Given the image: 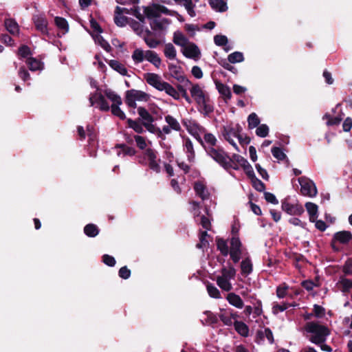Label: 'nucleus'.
Returning <instances> with one entry per match:
<instances>
[{"label":"nucleus","instance_id":"nucleus-27","mask_svg":"<svg viewBox=\"0 0 352 352\" xmlns=\"http://www.w3.org/2000/svg\"><path fill=\"white\" fill-rule=\"evenodd\" d=\"M183 6L190 17L196 16L195 7L199 0H182Z\"/></svg>","mask_w":352,"mask_h":352},{"label":"nucleus","instance_id":"nucleus-25","mask_svg":"<svg viewBox=\"0 0 352 352\" xmlns=\"http://www.w3.org/2000/svg\"><path fill=\"white\" fill-rule=\"evenodd\" d=\"M282 208L284 211L289 214H298L303 212L302 206L298 205H292L287 201L282 203Z\"/></svg>","mask_w":352,"mask_h":352},{"label":"nucleus","instance_id":"nucleus-44","mask_svg":"<svg viewBox=\"0 0 352 352\" xmlns=\"http://www.w3.org/2000/svg\"><path fill=\"white\" fill-rule=\"evenodd\" d=\"M138 112L139 116L141 117V118L143 120L144 123L145 124H149V122H153V118L151 116V115L148 112V111L144 108V107H138Z\"/></svg>","mask_w":352,"mask_h":352},{"label":"nucleus","instance_id":"nucleus-40","mask_svg":"<svg viewBox=\"0 0 352 352\" xmlns=\"http://www.w3.org/2000/svg\"><path fill=\"white\" fill-rule=\"evenodd\" d=\"M234 327L239 334L243 337L248 336L249 329L248 327L244 322L236 320L234 322Z\"/></svg>","mask_w":352,"mask_h":352},{"label":"nucleus","instance_id":"nucleus-31","mask_svg":"<svg viewBox=\"0 0 352 352\" xmlns=\"http://www.w3.org/2000/svg\"><path fill=\"white\" fill-rule=\"evenodd\" d=\"M204 135V140H203V144H201L204 148L206 147H216V144L217 142V140L216 137L210 133H203Z\"/></svg>","mask_w":352,"mask_h":352},{"label":"nucleus","instance_id":"nucleus-34","mask_svg":"<svg viewBox=\"0 0 352 352\" xmlns=\"http://www.w3.org/2000/svg\"><path fill=\"white\" fill-rule=\"evenodd\" d=\"M241 130V127L239 125L236 127L226 126L224 127L223 134L225 138H228V136L236 138Z\"/></svg>","mask_w":352,"mask_h":352},{"label":"nucleus","instance_id":"nucleus-45","mask_svg":"<svg viewBox=\"0 0 352 352\" xmlns=\"http://www.w3.org/2000/svg\"><path fill=\"white\" fill-rule=\"evenodd\" d=\"M84 232L89 237H94L98 235L99 230L96 225L89 223L84 228Z\"/></svg>","mask_w":352,"mask_h":352},{"label":"nucleus","instance_id":"nucleus-49","mask_svg":"<svg viewBox=\"0 0 352 352\" xmlns=\"http://www.w3.org/2000/svg\"><path fill=\"white\" fill-rule=\"evenodd\" d=\"M207 292L209 296L214 298H220L221 294L219 290L212 284L208 283L206 285Z\"/></svg>","mask_w":352,"mask_h":352},{"label":"nucleus","instance_id":"nucleus-3","mask_svg":"<svg viewBox=\"0 0 352 352\" xmlns=\"http://www.w3.org/2000/svg\"><path fill=\"white\" fill-rule=\"evenodd\" d=\"M184 86H188L191 98L197 103L199 111L204 116H208L214 111L212 102L210 100L209 95L204 90V87L198 83H186Z\"/></svg>","mask_w":352,"mask_h":352},{"label":"nucleus","instance_id":"nucleus-22","mask_svg":"<svg viewBox=\"0 0 352 352\" xmlns=\"http://www.w3.org/2000/svg\"><path fill=\"white\" fill-rule=\"evenodd\" d=\"M214 83L217 89L218 90L219 93L222 96L223 100L226 102L230 100L232 97V93L230 87L228 85L223 84L222 82L218 80H215Z\"/></svg>","mask_w":352,"mask_h":352},{"label":"nucleus","instance_id":"nucleus-59","mask_svg":"<svg viewBox=\"0 0 352 352\" xmlns=\"http://www.w3.org/2000/svg\"><path fill=\"white\" fill-rule=\"evenodd\" d=\"M323 119L327 120V125H336L338 124L341 121L340 118L338 117L331 118L329 114H325L323 116Z\"/></svg>","mask_w":352,"mask_h":352},{"label":"nucleus","instance_id":"nucleus-6","mask_svg":"<svg viewBox=\"0 0 352 352\" xmlns=\"http://www.w3.org/2000/svg\"><path fill=\"white\" fill-rule=\"evenodd\" d=\"M235 276L236 270L233 266L230 265L228 267H223L220 275L217 276V284L222 290L230 292L232 289L231 280L234 279Z\"/></svg>","mask_w":352,"mask_h":352},{"label":"nucleus","instance_id":"nucleus-14","mask_svg":"<svg viewBox=\"0 0 352 352\" xmlns=\"http://www.w3.org/2000/svg\"><path fill=\"white\" fill-rule=\"evenodd\" d=\"M144 78L149 85L158 91H161L166 82L160 75L155 73H146L144 74Z\"/></svg>","mask_w":352,"mask_h":352},{"label":"nucleus","instance_id":"nucleus-50","mask_svg":"<svg viewBox=\"0 0 352 352\" xmlns=\"http://www.w3.org/2000/svg\"><path fill=\"white\" fill-rule=\"evenodd\" d=\"M151 34H146V33L142 36V37L144 38V40L145 41V43H146V45L150 47V48H155L157 47L159 44H160V41L153 38H151L150 37Z\"/></svg>","mask_w":352,"mask_h":352},{"label":"nucleus","instance_id":"nucleus-64","mask_svg":"<svg viewBox=\"0 0 352 352\" xmlns=\"http://www.w3.org/2000/svg\"><path fill=\"white\" fill-rule=\"evenodd\" d=\"M102 261L107 265H109V266H111V267L114 266L115 264H116L115 258L113 256H111L110 255H108V254L103 255V256H102Z\"/></svg>","mask_w":352,"mask_h":352},{"label":"nucleus","instance_id":"nucleus-7","mask_svg":"<svg viewBox=\"0 0 352 352\" xmlns=\"http://www.w3.org/2000/svg\"><path fill=\"white\" fill-rule=\"evenodd\" d=\"M149 99V94L143 91L132 89L125 93V103L133 109L137 107V102H147Z\"/></svg>","mask_w":352,"mask_h":352},{"label":"nucleus","instance_id":"nucleus-24","mask_svg":"<svg viewBox=\"0 0 352 352\" xmlns=\"http://www.w3.org/2000/svg\"><path fill=\"white\" fill-rule=\"evenodd\" d=\"M194 189L196 194L203 200L208 198L209 192L204 182H196L194 185Z\"/></svg>","mask_w":352,"mask_h":352},{"label":"nucleus","instance_id":"nucleus-20","mask_svg":"<svg viewBox=\"0 0 352 352\" xmlns=\"http://www.w3.org/2000/svg\"><path fill=\"white\" fill-rule=\"evenodd\" d=\"M226 300L230 305L237 309H241L244 307V302L241 297L234 292L228 294Z\"/></svg>","mask_w":352,"mask_h":352},{"label":"nucleus","instance_id":"nucleus-9","mask_svg":"<svg viewBox=\"0 0 352 352\" xmlns=\"http://www.w3.org/2000/svg\"><path fill=\"white\" fill-rule=\"evenodd\" d=\"M300 186V192L302 195L314 197L318 190L314 182L307 177H300L298 179Z\"/></svg>","mask_w":352,"mask_h":352},{"label":"nucleus","instance_id":"nucleus-2","mask_svg":"<svg viewBox=\"0 0 352 352\" xmlns=\"http://www.w3.org/2000/svg\"><path fill=\"white\" fill-rule=\"evenodd\" d=\"M132 10L133 15L138 20L149 19L151 28L154 31H163L170 24L168 19L160 17L162 13L170 14V10L164 6L153 4L146 7H135Z\"/></svg>","mask_w":352,"mask_h":352},{"label":"nucleus","instance_id":"nucleus-62","mask_svg":"<svg viewBox=\"0 0 352 352\" xmlns=\"http://www.w3.org/2000/svg\"><path fill=\"white\" fill-rule=\"evenodd\" d=\"M231 160L234 162H236L241 167L245 164V162L248 161L246 159H245L243 157L234 154L232 157H231Z\"/></svg>","mask_w":352,"mask_h":352},{"label":"nucleus","instance_id":"nucleus-55","mask_svg":"<svg viewBox=\"0 0 352 352\" xmlns=\"http://www.w3.org/2000/svg\"><path fill=\"white\" fill-rule=\"evenodd\" d=\"M272 153L273 156L278 160H283L286 157L282 149L278 147H273L272 148Z\"/></svg>","mask_w":352,"mask_h":352},{"label":"nucleus","instance_id":"nucleus-33","mask_svg":"<svg viewBox=\"0 0 352 352\" xmlns=\"http://www.w3.org/2000/svg\"><path fill=\"white\" fill-rule=\"evenodd\" d=\"M211 8L217 12H223L227 10L226 3L223 0H209Z\"/></svg>","mask_w":352,"mask_h":352},{"label":"nucleus","instance_id":"nucleus-23","mask_svg":"<svg viewBox=\"0 0 352 352\" xmlns=\"http://www.w3.org/2000/svg\"><path fill=\"white\" fill-rule=\"evenodd\" d=\"M4 25L8 32H9L13 36L19 35V26L17 22L12 19L7 18L4 21Z\"/></svg>","mask_w":352,"mask_h":352},{"label":"nucleus","instance_id":"nucleus-51","mask_svg":"<svg viewBox=\"0 0 352 352\" xmlns=\"http://www.w3.org/2000/svg\"><path fill=\"white\" fill-rule=\"evenodd\" d=\"M129 126L133 129L136 133H141L144 131L143 126L138 122L128 119Z\"/></svg>","mask_w":352,"mask_h":352},{"label":"nucleus","instance_id":"nucleus-36","mask_svg":"<svg viewBox=\"0 0 352 352\" xmlns=\"http://www.w3.org/2000/svg\"><path fill=\"white\" fill-rule=\"evenodd\" d=\"M116 148L118 149L117 154L118 156H133L135 153V151L133 148L124 144L118 145Z\"/></svg>","mask_w":352,"mask_h":352},{"label":"nucleus","instance_id":"nucleus-56","mask_svg":"<svg viewBox=\"0 0 352 352\" xmlns=\"http://www.w3.org/2000/svg\"><path fill=\"white\" fill-rule=\"evenodd\" d=\"M251 182L252 184L253 187L258 191L262 192L265 190V185L264 184L259 180L258 178L256 177V176L251 179Z\"/></svg>","mask_w":352,"mask_h":352},{"label":"nucleus","instance_id":"nucleus-18","mask_svg":"<svg viewBox=\"0 0 352 352\" xmlns=\"http://www.w3.org/2000/svg\"><path fill=\"white\" fill-rule=\"evenodd\" d=\"M182 138L184 151L186 153L188 161H193L195 156L193 144L189 138L182 135Z\"/></svg>","mask_w":352,"mask_h":352},{"label":"nucleus","instance_id":"nucleus-39","mask_svg":"<svg viewBox=\"0 0 352 352\" xmlns=\"http://www.w3.org/2000/svg\"><path fill=\"white\" fill-rule=\"evenodd\" d=\"M26 64L31 71L42 70L43 69V63L32 57L27 59Z\"/></svg>","mask_w":352,"mask_h":352},{"label":"nucleus","instance_id":"nucleus-4","mask_svg":"<svg viewBox=\"0 0 352 352\" xmlns=\"http://www.w3.org/2000/svg\"><path fill=\"white\" fill-rule=\"evenodd\" d=\"M217 246L223 256H226L230 254V258L234 263L240 261L242 255L245 256L248 254L237 236H233L230 239V248L227 241L223 239H217Z\"/></svg>","mask_w":352,"mask_h":352},{"label":"nucleus","instance_id":"nucleus-15","mask_svg":"<svg viewBox=\"0 0 352 352\" xmlns=\"http://www.w3.org/2000/svg\"><path fill=\"white\" fill-rule=\"evenodd\" d=\"M168 70L170 76L180 83H183L184 85L186 83H190V80L186 77L181 67L170 64Z\"/></svg>","mask_w":352,"mask_h":352},{"label":"nucleus","instance_id":"nucleus-57","mask_svg":"<svg viewBox=\"0 0 352 352\" xmlns=\"http://www.w3.org/2000/svg\"><path fill=\"white\" fill-rule=\"evenodd\" d=\"M288 307L287 304L283 303L282 305H279L276 302H274L272 305V313L274 314H278L280 312L284 311Z\"/></svg>","mask_w":352,"mask_h":352},{"label":"nucleus","instance_id":"nucleus-61","mask_svg":"<svg viewBox=\"0 0 352 352\" xmlns=\"http://www.w3.org/2000/svg\"><path fill=\"white\" fill-rule=\"evenodd\" d=\"M137 146L140 149H144L146 147V142L144 138L140 135H135L134 137Z\"/></svg>","mask_w":352,"mask_h":352},{"label":"nucleus","instance_id":"nucleus-16","mask_svg":"<svg viewBox=\"0 0 352 352\" xmlns=\"http://www.w3.org/2000/svg\"><path fill=\"white\" fill-rule=\"evenodd\" d=\"M182 53L186 57L195 60L199 59L201 55L198 47L190 42L182 48Z\"/></svg>","mask_w":352,"mask_h":352},{"label":"nucleus","instance_id":"nucleus-42","mask_svg":"<svg viewBox=\"0 0 352 352\" xmlns=\"http://www.w3.org/2000/svg\"><path fill=\"white\" fill-rule=\"evenodd\" d=\"M164 53L165 56L170 60H175L177 56V52L171 43H167L164 46Z\"/></svg>","mask_w":352,"mask_h":352},{"label":"nucleus","instance_id":"nucleus-10","mask_svg":"<svg viewBox=\"0 0 352 352\" xmlns=\"http://www.w3.org/2000/svg\"><path fill=\"white\" fill-rule=\"evenodd\" d=\"M160 160L157 158L156 152L151 148H148L144 153V158L141 163L147 164L149 168L156 173H160L161 170L159 162Z\"/></svg>","mask_w":352,"mask_h":352},{"label":"nucleus","instance_id":"nucleus-60","mask_svg":"<svg viewBox=\"0 0 352 352\" xmlns=\"http://www.w3.org/2000/svg\"><path fill=\"white\" fill-rule=\"evenodd\" d=\"M214 43L219 46L226 45L228 43V38L223 35H216L214 37Z\"/></svg>","mask_w":352,"mask_h":352},{"label":"nucleus","instance_id":"nucleus-30","mask_svg":"<svg viewBox=\"0 0 352 352\" xmlns=\"http://www.w3.org/2000/svg\"><path fill=\"white\" fill-rule=\"evenodd\" d=\"M253 269L250 258L247 256L241 263V274L244 276H248L252 273Z\"/></svg>","mask_w":352,"mask_h":352},{"label":"nucleus","instance_id":"nucleus-12","mask_svg":"<svg viewBox=\"0 0 352 352\" xmlns=\"http://www.w3.org/2000/svg\"><path fill=\"white\" fill-rule=\"evenodd\" d=\"M191 204L192 206V212L195 221L197 223L201 225V226L206 230H209L211 228L210 221L208 217H205L204 215H200L199 204L196 201H192Z\"/></svg>","mask_w":352,"mask_h":352},{"label":"nucleus","instance_id":"nucleus-19","mask_svg":"<svg viewBox=\"0 0 352 352\" xmlns=\"http://www.w3.org/2000/svg\"><path fill=\"white\" fill-rule=\"evenodd\" d=\"M145 19L139 20V21H131L130 25L131 28L134 30V32L139 36H142L145 33L146 34H151V32L147 29L144 28V22Z\"/></svg>","mask_w":352,"mask_h":352},{"label":"nucleus","instance_id":"nucleus-54","mask_svg":"<svg viewBox=\"0 0 352 352\" xmlns=\"http://www.w3.org/2000/svg\"><path fill=\"white\" fill-rule=\"evenodd\" d=\"M289 287L283 284L276 288V296L278 298H283L287 296V289Z\"/></svg>","mask_w":352,"mask_h":352},{"label":"nucleus","instance_id":"nucleus-29","mask_svg":"<svg viewBox=\"0 0 352 352\" xmlns=\"http://www.w3.org/2000/svg\"><path fill=\"white\" fill-rule=\"evenodd\" d=\"M305 208L309 215V220L311 222L316 221L318 218V207L312 202H307Z\"/></svg>","mask_w":352,"mask_h":352},{"label":"nucleus","instance_id":"nucleus-32","mask_svg":"<svg viewBox=\"0 0 352 352\" xmlns=\"http://www.w3.org/2000/svg\"><path fill=\"white\" fill-rule=\"evenodd\" d=\"M54 23L62 34H65L69 31V25L67 20L63 17L56 16Z\"/></svg>","mask_w":352,"mask_h":352},{"label":"nucleus","instance_id":"nucleus-38","mask_svg":"<svg viewBox=\"0 0 352 352\" xmlns=\"http://www.w3.org/2000/svg\"><path fill=\"white\" fill-rule=\"evenodd\" d=\"M131 58L135 64H139L146 60V51L140 48L135 49L132 55Z\"/></svg>","mask_w":352,"mask_h":352},{"label":"nucleus","instance_id":"nucleus-21","mask_svg":"<svg viewBox=\"0 0 352 352\" xmlns=\"http://www.w3.org/2000/svg\"><path fill=\"white\" fill-rule=\"evenodd\" d=\"M352 239V234L349 231H340L334 234L333 242H338L342 244L347 243Z\"/></svg>","mask_w":352,"mask_h":352},{"label":"nucleus","instance_id":"nucleus-17","mask_svg":"<svg viewBox=\"0 0 352 352\" xmlns=\"http://www.w3.org/2000/svg\"><path fill=\"white\" fill-rule=\"evenodd\" d=\"M34 23L37 30L45 36H49L50 33L47 28L48 22L47 19L42 16H34Z\"/></svg>","mask_w":352,"mask_h":352},{"label":"nucleus","instance_id":"nucleus-52","mask_svg":"<svg viewBox=\"0 0 352 352\" xmlns=\"http://www.w3.org/2000/svg\"><path fill=\"white\" fill-rule=\"evenodd\" d=\"M251 291L248 288H245L240 292V294L246 300L250 301L254 304V300H256L254 295L250 294Z\"/></svg>","mask_w":352,"mask_h":352},{"label":"nucleus","instance_id":"nucleus-48","mask_svg":"<svg viewBox=\"0 0 352 352\" xmlns=\"http://www.w3.org/2000/svg\"><path fill=\"white\" fill-rule=\"evenodd\" d=\"M248 126L250 129H254L258 126L260 120L255 113H252L248 118Z\"/></svg>","mask_w":352,"mask_h":352},{"label":"nucleus","instance_id":"nucleus-53","mask_svg":"<svg viewBox=\"0 0 352 352\" xmlns=\"http://www.w3.org/2000/svg\"><path fill=\"white\" fill-rule=\"evenodd\" d=\"M269 133V127L266 124H261L259 125L256 130V134L261 138L266 137Z\"/></svg>","mask_w":352,"mask_h":352},{"label":"nucleus","instance_id":"nucleus-47","mask_svg":"<svg viewBox=\"0 0 352 352\" xmlns=\"http://www.w3.org/2000/svg\"><path fill=\"white\" fill-rule=\"evenodd\" d=\"M208 236L207 231L200 232L199 243L196 245V247L199 249L207 247L208 245V241L206 239Z\"/></svg>","mask_w":352,"mask_h":352},{"label":"nucleus","instance_id":"nucleus-5","mask_svg":"<svg viewBox=\"0 0 352 352\" xmlns=\"http://www.w3.org/2000/svg\"><path fill=\"white\" fill-rule=\"evenodd\" d=\"M305 329L309 334V340L316 344L324 343L329 333L325 326L315 322H307Z\"/></svg>","mask_w":352,"mask_h":352},{"label":"nucleus","instance_id":"nucleus-1","mask_svg":"<svg viewBox=\"0 0 352 352\" xmlns=\"http://www.w3.org/2000/svg\"><path fill=\"white\" fill-rule=\"evenodd\" d=\"M104 94L98 89L94 94H91L89 98L90 106L96 107L102 111H108L111 109L114 116L124 120L125 113L120 108L122 104L121 97L111 89H105Z\"/></svg>","mask_w":352,"mask_h":352},{"label":"nucleus","instance_id":"nucleus-26","mask_svg":"<svg viewBox=\"0 0 352 352\" xmlns=\"http://www.w3.org/2000/svg\"><path fill=\"white\" fill-rule=\"evenodd\" d=\"M146 60L153 64L157 68H159L162 64L160 57L155 52L152 50L146 51Z\"/></svg>","mask_w":352,"mask_h":352},{"label":"nucleus","instance_id":"nucleus-11","mask_svg":"<svg viewBox=\"0 0 352 352\" xmlns=\"http://www.w3.org/2000/svg\"><path fill=\"white\" fill-rule=\"evenodd\" d=\"M186 130L201 144H203V139L201 135L205 133V129L192 120H184L183 122Z\"/></svg>","mask_w":352,"mask_h":352},{"label":"nucleus","instance_id":"nucleus-37","mask_svg":"<svg viewBox=\"0 0 352 352\" xmlns=\"http://www.w3.org/2000/svg\"><path fill=\"white\" fill-rule=\"evenodd\" d=\"M337 285L338 289L343 293H347L352 289V280L343 278L338 281Z\"/></svg>","mask_w":352,"mask_h":352},{"label":"nucleus","instance_id":"nucleus-46","mask_svg":"<svg viewBox=\"0 0 352 352\" xmlns=\"http://www.w3.org/2000/svg\"><path fill=\"white\" fill-rule=\"evenodd\" d=\"M228 60L231 63H241L244 60L243 54L239 52H234L228 55Z\"/></svg>","mask_w":352,"mask_h":352},{"label":"nucleus","instance_id":"nucleus-13","mask_svg":"<svg viewBox=\"0 0 352 352\" xmlns=\"http://www.w3.org/2000/svg\"><path fill=\"white\" fill-rule=\"evenodd\" d=\"M135 7H138L137 6H133V8H131V10H128L125 8H120L119 6H117L115 11V16H114V21L116 24L120 27L124 26L127 23V18L122 14L126 13V14H133V9H134Z\"/></svg>","mask_w":352,"mask_h":352},{"label":"nucleus","instance_id":"nucleus-8","mask_svg":"<svg viewBox=\"0 0 352 352\" xmlns=\"http://www.w3.org/2000/svg\"><path fill=\"white\" fill-rule=\"evenodd\" d=\"M205 151L208 156L214 160L222 167H229L227 161H229V155L219 147H206Z\"/></svg>","mask_w":352,"mask_h":352},{"label":"nucleus","instance_id":"nucleus-63","mask_svg":"<svg viewBox=\"0 0 352 352\" xmlns=\"http://www.w3.org/2000/svg\"><path fill=\"white\" fill-rule=\"evenodd\" d=\"M253 305H254L253 314L255 315V316H261L263 314L261 301L259 300H256V302H254Z\"/></svg>","mask_w":352,"mask_h":352},{"label":"nucleus","instance_id":"nucleus-41","mask_svg":"<svg viewBox=\"0 0 352 352\" xmlns=\"http://www.w3.org/2000/svg\"><path fill=\"white\" fill-rule=\"evenodd\" d=\"M109 66L113 69L114 70L117 71L119 74H120L122 76H126L127 74V69L124 67V65L118 62L116 60H111L109 62Z\"/></svg>","mask_w":352,"mask_h":352},{"label":"nucleus","instance_id":"nucleus-58","mask_svg":"<svg viewBox=\"0 0 352 352\" xmlns=\"http://www.w3.org/2000/svg\"><path fill=\"white\" fill-rule=\"evenodd\" d=\"M241 168L243 169L245 174L248 175V177L250 179L255 177L254 170H253L252 166L250 164V163L248 161L245 162V164H244L241 166Z\"/></svg>","mask_w":352,"mask_h":352},{"label":"nucleus","instance_id":"nucleus-35","mask_svg":"<svg viewBox=\"0 0 352 352\" xmlns=\"http://www.w3.org/2000/svg\"><path fill=\"white\" fill-rule=\"evenodd\" d=\"M173 42L175 44L181 46L182 48L189 43L186 36H185L184 34L179 31L174 33Z\"/></svg>","mask_w":352,"mask_h":352},{"label":"nucleus","instance_id":"nucleus-43","mask_svg":"<svg viewBox=\"0 0 352 352\" xmlns=\"http://www.w3.org/2000/svg\"><path fill=\"white\" fill-rule=\"evenodd\" d=\"M165 122L168 126L172 129V130L179 131L181 130V126L179 122L173 116L168 115L165 116Z\"/></svg>","mask_w":352,"mask_h":352},{"label":"nucleus","instance_id":"nucleus-28","mask_svg":"<svg viewBox=\"0 0 352 352\" xmlns=\"http://www.w3.org/2000/svg\"><path fill=\"white\" fill-rule=\"evenodd\" d=\"M160 91H165L167 95L171 96L176 100H179L180 99V94L179 91L167 82H165Z\"/></svg>","mask_w":352,"mask_h":352}]
</instances>
